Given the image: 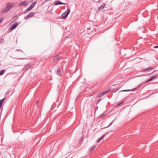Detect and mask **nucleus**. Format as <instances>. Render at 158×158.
I'll return each instance as SVG.
<instances>
[{"label":"nucleus","mask_w":158,"mask_h":158,"mask_svg":"<svg viewBox=\"0 0 158 158\" xmlns=\"http://www.w3.org/2000/svg\"><path fill=\"white\" fill-rule=\"evenodd\" d=\"M70 12V9L69 8H67V10L64 12L61 15V18L63 19L66 18Z\"/></svg>","instance_id":"obj_1"},{"label":"nucleus","mask_w":158,"mask_h":158,"mask_svg":"<svg viewBox=\"0 0 158 158\" xmlns=\"http://www.w3.org/2000/svg\"><path fill=\"white\" fill-rule=\"evenodd\" d=\"M14 5L13 3H10L8 4L4 10H2V12H6L9 10L11 8L13 7Z\"/></svg>","instance_id":"obj_2"},{"label":"nucleus","mask_w":158,"mask_h":158,"mask_svg":"<svg viewBox=\"0 0 158 158\" xmlns=\"http://www.w3.org/2000/svg\"><path fill=\"white\" fill-rule=\"evenodd\" d=\"M36 3V1H35L33 3H31V5H30V6L28 7V8L26 9V11L28 12L31 10L32 8H33L34 7Z\"/></svg>","instance_id":"obj_3"},{"label":"nucleus","mask_w":158,"mask_h":158,"mask_svg":"<svg viewBox=\"0 0 158 158\" xmlns=\"http://www.w3.org/2000/svg\"><path fill=\"white\" fill-rule=\"evenodd\" d=\"M34 15V13L33 12H30L24 18L25 19H27L31 17Z\"/></svg>","instance_id":"obj_4"},{"label":"nucleus","mask_w":158,"mask_h":158,"mask_svg":"<svg viewBox=\"0 0 158 158\" xmlns=\"http://www.w3.org/2000/svg\"><path fill=\"white\" fill-rule=\"evenodd\" d=\"M153 69V67H149L145 69H144L142 70L141 71L142 72H150Z\"/></svg>","instance_id":"obj_5"},{"label":"nucleus","mask_w":158,"mask_h":158,"mask_svg":"<svg viewBox=\"0 0 158 158\" xmlns=\"http://www.w3.org/2000/svg\"><path fill=\"white\" fill-rule=\"evenodd\" d=\"M28 2L27 1H24L19 3V6H26L27 5Z\"/></svg>","instance_id":"obj_6"},{"label":"nucleus","mask_w":158,"mask_h":158,"mask_svg":"<svg viewBox=\"0 0 158 158\" xmlns=\"http://www.w3.org/2000/svg\"><path fill=\"white\" fill-rule=\"evenodd\" d=\"M18 23L17 22L15 23L14 24H12V26L10 28V30L12 31L13 30L15 29L16 28V27L18 26Z\"/></svg>","instance_id":"obj_7"},{"label":"nucleus","mask_w":158,"mask_h":158,"mask_svg":"<svg viewBox=\"0 0 158 158\" xmlns=\"http://www.w3.org/2000/svg\"><path fill=\"white\" fill-rule=\"evenodd\" d=\"M53 4L55 5H65L66 4L65 3L62 2L60 1H57L56 2H55Z\"/></svg>","instance_id":"obj_8"},{"label":"nucleus","mask_w":158,"mask_h":158,"mask_svg":"<svg viewBox=\"0 0 158 158\" xmlns=\"http://www.w3.org/2000/svg\"><path fill=\"white\" fill-rule=\"evenodd\" d=\"M31 65L29 64H27L23 68V70L26 71L30 69Z\"/></svg>","instance_id":"obj_9"},{"label":"nucleus","mask_w":158,"mask_h":158,"mask_svg":"<svg viewBox=\"0 0 158 158\" xmlns=\"http://www.w3.org/2000/svg\"><path fill=\"white\" fill-rule=\"evenodd\" d=\"M105 5H106L105 4H104V3H103V5H102L100 6L98 8L97 10V11H100L101 10H102V9H103L105 7Z\"/></svg>","instance_id":"obj_10"},{"label":"nucleus","mask_w":158,"mask_h":158,"mask_svg":"<svg viewBox=\"0 0 158 158\" xmlns=\"http://www.w3.org/2000/svg\"><path fill=\"white\" fill-rule=\"evenodd\" d=\"M157 76H154L152 77L150 79H149L147 81L146 80L145 81V82L146 83H147V82H148L152 80L154 78H155Z\"/></svg>","instance_id":"obj_11"},{"label":"nucleus","mask_w":158,"mask_h":158,"mask_svg":"<svg viewBox=\"0 0 158 158\" xmlns=\"http://www.w3.org/2000/svg\"><path fill=\"white\" fill-rule=\"evenodd\" d=\"M6 99V98H4L0 100V109L2 107V103H3L4 100Z\"/></svg>","instance_id":"obj_12"},{"label":"nucleus","mask_w":158,"mask_h":158,"mask_svg":"<svg viewBox=\"0 0 158 158\" xmlns=\"http://www.w3.org/2000/svg\"><path fill=\"white\" fill-rule=\"evenodd\" d=\"M59 57L58 56H55L53 59V61L54 62H56L59 59Z\"/></svg>","instance_id":"obj_13"},{"label":"nucleus","mask_w":158,"mask_h":158,"mask_svg":"<svg viewBox=\"0 0 158 158\" xmlns=\"http://www.w3.org/2000/svg\"><path fill=\"white\" fill-rule=\"evenodd\" d=\"M17 51L18 52V54H19L22 55H23V54L25 55V53L23 52L22 50H17Z\"/></svg>","instance_id":"obj_14"},{"label":"nucleus","mask_w":158,"mask_h":158,"mask_svg":"<svg viewBox=\"0 0 158 158\" xmlns=\"http://www.w3.org/2000/svg\"><path fill=\"white\" fill-rule=\"evenodd\" d=\"M61 73V70L60 69H58L57 70V73L59 75H60Z\"/></svg>","instance_id":"obj_15"},{"label":"nucleus","mask_w":158,"mask_h":158,"mask_svg":"<svg viewBox=\"0 0 158 158\" xmlns=\"http://www.w3.org/2000/svg\"><path fill=\"white\" fill-rule=\"evenodd\" d=\"M96 147V145H94L92 146L89 149V152H91L93 150H94Z\"/></svg>","instance_id":"obj_16"},{"label":"nucleus","mask_w":158,"mask_h":158,"mask_svg":"<svg viewBox=\"0 0 158 158\" xmlns=\"http://www.w3.org/2000/svg\"><path fill=\"white\" fill-rule=\"evenodd\" d=\"M5 71L4 69L0 71V76L3 75L5 72Z\"/></svg>","instance_id":"obj_17"},{"label":"nucleus","mask_w":158,"mask_h":158,"mask_svg":"<svg viewBox=\"0 0 158 158\" xmlns=\"http://www.w3.org/2000/svg\"><path fill=\"white\" fill-rule=\"evenodd\" d=\"M103 93H99L97 95V97L99 98L101 96H102L103 95Z\"/></svg>","instance_id":"obj_18"},{"label":"nucleus","mask_w":158,"mask_h":158,"mask_svg":"<svg viewBox=\"0 0 158 158\" xmlns=\"http://www.w3.org/2000/svg\"><path fill=\"white\" fill-rule=\"evenodd\" d=\"M118 89H119L118 88H116V89L112 90L111 91V92H112V93L115 92H117V91H118Z\"/></svg>","instance_id":"obj_19"},{"label":"nucleus","mask_w":158,"mask_h":158,"mask_svg":"<svg viewBox=\"0 0 158 158\" xmlns=\"http://www.w3.org/2000/svg\"><path fill=\"white\" fill-rule=\"evenodd\" d=\"M110 89H108L107 90H106L105 91L103 92L102 93H103V94H104L107 93L108 92H109L110 91Z\"/></svg>","instance_id":"obj_20"},{"label":"nucleus","mask_w":158,"mask_h":158,"mask_svg":"<svg viewBox=\"0 0 158 158\" xmlns=\"http://www.w3.org/2000/svg\"><path fill=\"white\" fill-rule=\"evenodd\" d=\"M106 115V114H105V113H103L102 114H101L100 116L101 118H103Z\"/></svg>","instance_id":"obj_21"},{"label":"nucleus","mask_w":158,"mask_h":158,"mask_svg":"<svg viewBox=\"0 0 158 158\" xmlns=\"http://www.w3.org/2000/svg\"><path fill=\"white\" fill-rule=\"evenodd\" d=\"M139 87V86H138L136 88H133L131 90V91H134L136 90Z\"/></svg>","instance_id":"obj_22"},{"label":"nucleus","mask_w":158,"mask_h":158,"mask_svg":"<svg viewBox=\"0 0 158 158\" xmlns=\"http://www.w3.org/2000/svg\"><path fill=\"white\" fill-rule=\"evenodd\" d=\"M131 89H125L121 91H131Z\"/></svg>","instance_id":"obj_23"},{"label":"nucleus","mask_w":158,"mask_h":158,"mask_svg":"<svg viewBox=\"0 0 158 158\" xmlns=\"http://www.w3.org/2000/svg\"><path fill=\"white\" fill-rule=\"evenodd\" d=\"M4 39H2L1 40H0V43H3L4 42Z\"/></svg>","instance_id":"obj_24"},{"label":"nucleus","mask_w":158,"mask_h":158,"mask_svg":"<svg viewBox=\"0 0 158 158\" xmlns=\"http://www.w3.org/2000/svg\"><path fill=\"white\" fill-rule=\"evenodd\" d=\"M123 103V101H122V102L119 103L118 105H117V106H120V105H121Z\"/></svg>","instance_id":"obj_25"},{"label":"nucleus","mask_w":158,"mask_h":158,"mask_svg":"<svg viewBox=\"0 0 158 158\" xmlns=\"http://www.w3.org/2000/svg\"><path fill=\"white\" fill-rule=\"evenodd\" d=\"M101 100H102V99H99L98 100V101H97V103H99V102H100V101Z\"/></svg>","instance_id":"obj_26"},{"label":"nucleus","mask_w":158,"mask_h":158,"mask_svg":"<svg viewBox=\"0 0 158 158\" xmlns=\"http://www.w3.org/2000/svg\"><path fill=\"white\" fill-rule=\"evenodd\" d=\"M3 21V19H1V18H0V23L2 22Z\"/></svg>","instance_id":"obj_27"},{"label":"nucleus","mask_w":158,"mask_h":158,"mask_svg":"<svg viewBox=\"0 0 158 158\" xmlns=\"http://www.w3.org/2000/svg\"><path fill=\"white\" fill-rule=\"evenodd\" d=\"M153 48H158V45L155 46Z\"/></svg>","instance_id":"obj_28"},{"label":"nucleus","mask_w":158,"mask_h":158,"mask_svg":"<svg viewBox=\"0 0 158 158\" xmlns=\"http://www.w3.org/2000/svg\"><path fill=\"white\" fill-rule=\"evenodd\" d=\"M114 121V120H113L112 122H111L110 123V125H111V124H112V123H113V122Z\"/></svg>","instance_id":"obj_29"},{"label":"nucleus","mask_w":158,"mask_h":158,"mask_svg":"<svg viewBox=\"0 0 158 158\" xmlns=\"http://www.w3.org/2000/svg\"><path fill=\"white\" fill-rule=\"evenodd\" d=\"M105 136V135H102V138Z\"/></svg>","instance_id":"obj_30"},{"label":"nucleus","mask_w":158,"mask_h":158,"mask_svg":"<svg viewBox=\"0 0 158 158\" xmlns=\"http://www.w3.org/2000/svg\"><path fill=\"white\" fill-rule=\"evenodd\" d=\"M56 144H55L54 145V146H53V148H55V147H56Z\"/></svg>","instance_id":"obj_31"},{"label":"nucleus","mask_w":158,"mask_h":158,"mask_svg":"<svg viewBox=\"0 0 158 158\" xmlns=\"http://www.w3.org/2000/svg\"><path fill=\"white\" fill-rule=\"evenodd\" d=\"M49 0H45V2H48V1H49Z\"/></svg>","instance_id":"obj_32"},{"label":"nucleus","mask_w":158,"mask_h":158,"mask_svg":"<svg viewBox=\"0 0 158 158\" xmlns=\"http://www.w3.org/2000/svg\"><path fill=\"white\" fill-rule=\"evenodd\" d=\"M98 106L96 107L95 108L96 110H97L98 109Z\"/></svg>","instance_id":"obj_33"},{"label":"nucleus","mask_w":158,"mask_h":158,"mask_svg":"<svg viewBox=\"0 0 158 158\" xmlns=\"http://www.w3.org/2000/svg\"><path fill=\"white\" fill-rule=\"evenodd\" d=\"M102 139V137H101L100 139H99L101 141Z\"/></svg>","instance_id":"obj_34"},{"label":"nucleus","mask_w":158,"mask_h":158,"mask_svg":"<svg viewBox=\"0 0 158 158\" xmlns=\"http://www.w3.org/2000/svg\"><path fill=\"white\" fill-rule=\"evenodd\" d=\"M38 101L37 100L36 102V104H37V103H38Z\"/></svg>","instance_id":"obj_35"},{"label":"nucleus","mask_w":158,"mask_h":158,"mask_svg":"<svg viewBox=\"0 0 158 158\" xmlns=\"http://www.w3.org/2000/svg\"><path fill=\"white\" fill-rule=\"evenodd\" d=\"M45 2H45V1H44V2H43V4H44V3H45Z\"/></svg>","instance_id":"obj_36"},{"label":"nucleus","mask_w":158,"mask_h":158,"mask_svg":"<svg viewBox=\"0 0 158 158\" xmlns=\"http://www.w3.org/2000/svg\"><path fill=\"white\" fill-rule=\"evenodd\" d=\"M100 141V140L99 139L98 141V143Z\"/></svg>","instance_id":"obj_37"},{"label":"nucleus","mask_w":158,"mask_h":158,"mask_svg":"<svg viewBox=\"0 0 158 158\" xmlns=\"http://www.w3.org/2000/svg\"><path fill=\"white\" fill-rule=\"evenodd\" d=\"M152 73V72L150 73H149V74H151Z\"/></svg>","instance_id":"obj_38"},{"label":"nucleus","mask_w":158,"mask_h":158,"mask_svg":"<svg viewBox=\"0 0 158 158\" xmlns=\"http://www.w3.org/2000/svg\"><path fill=\"white\" fill-rule=\"evenodd\" d=\"M139 73H140V72H138V74H139Z\"/></svg>","instance_id":"obj_39"},{"label":"nucleus","mask_w":158,"mask_h":158,"mask_svg":"<svg viewBox=\"0 0 158 158\" xmlns=\"http://www.w3.org/2000/svg\"><path fill=\"white\" fill-rule=\"evenodd\" d=\"M82 138L81 139H80V140H81V139H82Z\"/></svg>","instance_id":"obj_40"},{"label":"nucleus","mask_w":158,"mask_h":158,"mask_svg":"<svg viewBox=\"0 0 158 158\" xmlns=\"http://www.w3.org/2000/svg\"><path fill=\"white\" fill-rule=\"evenodd\" d=\"M20 59H22V58H20Z\"/></svg>","instance_id":"obj_41"}]
</instances>
